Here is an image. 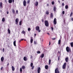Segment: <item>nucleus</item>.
<instances>
[{"label":"nucleus","instance_id":"1","mask_svg":"<svg viewBox=\"0 0 73 73\" xmlns=\"http://www.w3.org/2000/svg\"><path fill=\"white\" fill-rule=\"evenodd\" d=\"M66 51L67 52H71V48H70L69 47L67 46L66 48Z\"/></svg>","mask_w":73,"mask_h":73},{"label":"nucleus","instance_id":"2","mask_svg":"<svg viewBox=\"0 0 73 73\" xmlns=\"http://www.w3.org/2000/svg\"><path fill=\"white\" fill-rule=\"evenodd\" d=\"M44 24L46 27H49V23L47 21H45Z\"/></svg>","mask_w":73,"mask_h":73},{"label":"nucleus","instance_id":"3","mask_svg":"<svg viewBox=\"0 0 73 73\" xmlns=\"http://www.w3.org/2000/svg\"><path fill=\"white\" fill-rule=\"evenodd\" d=\"M66 62L64 63L63 65L62 66V68L63 69H65V68H66Z\"/></svg>","mask_w":73,"mask_h":73},{"label":"nucleus","instance_id":"4","mask_svg":"<svg viewBox=\"0 0 73 73\" xmlns=\"http://www.w3.org/2000/svg\"><path fill=\"white\" fill-rule=\"evenodd\" d=\"M55 73H60V72L58 71V68H56L55 70Z\"/></svg>","mask_w":73,"mask_h":73},{"label":"nucleus","instance_id":"5","mask_svg":"<svg viewBox=\"0 0 73 73\" xmlns=\"http://www.w3.org/2000/svg\"><path fill=\"white\" fill-rule=\"evenodd\" d=\"M57 19L56 18H54V20L53 23L54 25H56L57 24Z\"/></svg>","mask_w":73,"mask_h":73},{"label":"nucleus","instance_id":"6","mask_svg":"<svg viewBox=\"0 0 73 73\" xmlns=\"http://www.w3.org/2000/svg\"><path fill=\"white\" fill-rule=\"evenodd\" d=\"M23 5L25 6V7L26 6V5H27V2L25 1V0H24L23 1Z\"/></svg>","mask_w":73,"mask_h":73},{"label":"nucleus","instance_id":"7","mask_svg":"<svg viewBox=\"0 0 73 73\" xmlns=\"http://www.w3.org/2000/svg\"><path fill=\"white\" fill-rule=\"evenodd\" d=\"M35 29L36 31H38V30H40V27L38 26L36 27H35Z\"/></svg>","mask_w":73,"mask_h":73},{"label":"nucleus","instance_id":"8","mask_svg":"<svg viewBox=\"0 0 73 73\" xmlns=\"http://www.w3.org/2000/svg\"><path fill=\"white\" fill-rule=\"evenodd\" d=\"M19 19L18 18L16 19L15 20V22H16V24H18V22H19Z\"/></svg>","mask_w":73,"mask_h":73},{"label":"nucleus","instance_id":"9","mask_svg":"<svg viewBox=\"0 0 73 73\" xmlns=\"http://www.w3.org/2000/svg\"><path fill=\"white\" fill-rule=\"evenodd\" d=\"M40 70H41V68H40V67H38V73H40Z\"/></svg>","mask_w":73,"mask_h":73},{"label":"nucleus","instance_id":"10","mask_svg":"<svg viewBox=\"0 0 73 73\" xmlns=\"http://www.w3.org/2000/svg\"><path fill=\"white\" fill-rule=\"evenodd\" d=\"M23 60L24 61H27V58L26 56H25L23 58Z\"/></svg>","mask_w":73,"mask_h":73},{"label":"nucleus","instance_id":"11","mask_svg":"<svg viewBox=\"0 0 73 73\" xmlns=\"http://www.w3.org/2000/svg\"><path fill=\"white\" fill-rule=\"evenodd\" d=\"M44 57V54H41V55L40 56V57H41V58H43V57Z\"/></svg>","mask_w":73,"mask_h":73},{"label":"nucleus","instance_id":"12","mask_svg":"<svg viewBox=\"0 0 73 73\" xmlns=\"http://www.w3.org/2000/svg\"><path fill=\"white\" fill-rule=\"evenodd\" d=\"M31 40H30V42L31 43H33V38H32V37H31Z\"/></svg>","mask_w":73,"mask_h":73},{"label":"nucleus","instance_id":"13","mask_svg":"<svg viewBox=\"0 0 73 73\" xmlns=\"http://www.w3.org/2000/svg\"><path fill=\"white\" fill-rule=\"evenodd\" d=\"M4 60V57L3 56L1 58V61H2V62H3Z\"/></svg>","mask_w":73,"mask_h":73},{"label":"nucleus","instance_id":"14","mask_svg":"<svg viewBox=\"0 0 73 73\" xmlns=\"http://www.w3.org/2000/svg\"><path fill=\"white\" fill-rule=\"evenodd\" d=\"M35 6H38V2L36 1L35 3Z\"/></svg>","mask_w":73,"mask_h":73},{"label":"nucleus","instance_id":"15","mask_svg":"<svg viewBox=\"0 0 73 73\" xmlns=\"http://www.w3.org/2000/svg\"><path fill=\"white\" fill-rule=\"evenodd\" d=\"M16 41L15 40L13 42V44L15 46H16Z\"/></svg>","mask_w":73,"mask_h":73},{"label":"nucleus","instance_id":"16","mask_svg":"<svg viewBox=\"0 0 73 73\" xmlns=\"http://www.w3.org/2000/svg\"><path fill=\"white\" fill-rule=\"evenodd\" d=\"M53 13H51L50 15V17H51V18H53Z\"/></svg>","mask_w":73,"mask_h":73},{"label":"nucleus","instance_id":"17","mask_svg":"<svg viewBox=\"0 0 73 73\" xmlns=\"http://www.w3.org/2000/svg\"><path fill=\"white\" fill-rule=\"evenodd\" d=\"M68 57L66 58H65V60L66 62H68Z\"/></svg>","mask_w":73,"mask_h":73},{"label":"nucleus","instance_id":"18","mask_svg":"<svg viewBox=\"0 0 73 73\" xmlns=\"http://www.w3.org/2000/svg\"><path fill=\"white\" fill-rule=\"evenodd\" d=\"M12 12L13 13V14H14V13H15V10L13 9H12Z\"/></svg>","mask_w":73,"mask_h":73},{"label":"nucleus","instance_id":"19","mask_svg":"<svg viewBox=\"0 0 73 73\" xmlns=\"http://www.w3.org/2000/svg\"><path fill=\"white\" fill-rule=\"evenodd\" d=\"M21 33H23V34H24V35L25 34V31L23 30L21 32Z\"/></svg>","mask_w":73,"mask_h":73},{"label":"nucleus","instance_id":"20","mask_svg":"<svg viewBox=\"0 0 73 73\" xmlns=\"http://www.w3.org/2000/svg\"><path fill=\"white\" fill-rule=\"evenodd\" d=\"M11 68H12L13 71H14L15 69V68L13 66H12Z\"/></svg>","mask_w":73,"mask_h":73},{"label":"nucleus","instance_id":"21","mask_svg":"<svg viewBox=\"0 0 73 73\" xmlns=\"http://www.w3.org/2000/svg\"><path fill=\"white\" fill-rule=\"evenodd\" d=\"M45 68L46 69H48V66L46 65L45 66Z\"/></svg>","mask_w":73,"mask_h":73},{"label":"nucleus","instance_id":"22","mask_svg":"<svg viewBox=\"0 0 73 73\" xmlns=\"http://www.w3.org/2000/svg\"><path fill=\"white\" fill-rule=\"evenodd\" d=\"M8 33L9 34H10L11 33V31H10V30L9 29H8Z\"/></svg>","mask_w":73,"mask_h":73},{"label":"nucleus","instance_id":"23","mask_svg":"<svg viewBox=\"0 0 73 73\" xmlns=\"http://www.w3.org/2000/svg\"><path fill=\"white\" fill-rule=\"evenodd\" d=\"M9 3H12V0H9Z\"/></svg>","mask_w":73,"mask_h":73},{"label":"nucleus","instance_id":"24","mask_svg":"<svg viewBox=\"0 0 73 73\" xmlns=\"http://www.w3.org/2000/svg\"><path fill=\"white\" fill-rule=\"evenodd\" d=\"M51 60L50 59H49V65H50V64H51Z\"/></svg>","mask_w":73,"mask_h":73},{"label":"nucleus","instance_id":"25","mask_svg":"<svg viewBox=\"0 0 73 73\" xmlns=\"http://www.w3.org/2000/svg\"><path fill=\"white\" fill-rule=\"evenodd\" d=\"M56 7H54L53 8V10L54 11V12H55V11H56Z\"/></svg>","mask_w":73,"mask_h":73},{"label":"nucleus","instance_id":"26","mask_svg":"<svg viewBox=\"0 0 73 73\" xmlns=\"http://www.w3.org/2000/svg\"><path fill=\"white\" fill-rule=\"evenodd\" d=\"M68 5H66L65 6V9H68Z\"/></svg>","mask_w":73,"mask_h":73},{"label":"nucleus","instance_id":"27","mask_svg":"<svg viewBox=\"0 0 73 73\" xmlns=\"http://www.w3.org/2000/svg\"><path fill=\"white\" fill-rule=\"evenodd\" d=\"M70 45L72 47H73V42L71 43Z\"/></svg>","mask_w":73,"mask_h":73},{"label":"nucleus","instance_id":"28","mask_svg":"<svg viewBox=\"0 0 73 73\" xmlns=\"http://www.w3.org/2000/svg\"><path fill=\"white\" fill-rule=\"evenodd\" d=\"M58 44H59V45H60V44H61V40H58Z\"/></svg>","mask_w":73,"mask_h":73},{"label":"nucleus","instance_id":"29","mask_svg":"<svg viewBox=\"0 0 73 73\" xmlns=\"http://www.w3.org/2000/svg\"><path fill=\"white\" fill-rule=\"evenodd\" d=\"M2 21L4 22L5 21V18H3L2 19Z\"/></svg>","mask_w":73,"mask_h":73},{"label":"nucleus","instance_id":"30","mask_svg":"<svg viewBox=\"0 0 73 73\" xmlns=\"http://www.w3.org/2000/svg\"><path fill=\"white\" fill-rule=\"evenodd\" d=\"M33 65V63H31L30 64V66L31 67H32Z\"/></svg>","mask_w":73,"mask_h":73},{"label":"nucleus","instance_id":"31","mask_svg":"<svg viewBox=\"0 0 73 73\" xmlns=\"http://www.w3.org/2000/svg\"><path fill=\"white\" fill-rule=\"evenodd\" d=\"M22 68L23 69H25V66H22Z\"/></svg>","mask_w":73,"mask_h":73},{"label":"nucleus","instance_id":"32","mask_svg":"<svg viewBox=\"0 0 73 73\" xmlns=\"http://www.w3.org/2000/svg\"><path fill=\"white\" fill-rule=\"evenodd\" d=\"M49 11H46V15H48L49 14Z\"/></svg>","mask_w":73,"mask_h":73},{"label":"nucleus","instance_id":"33","mask_svg":"<svg viewBox=\"0 0 73 73\" xmlns=\"http://www.w3.org/2000/svg\"><path fill=\"white\" fill-rule=\"evenodd\" d=\"M35 68V66H32V68H31V69L32 70H33V69H34V68Z\"/></svg>","mask_w":73,"mask_h":73},{"label":"nucleus","instance_id":"34","mask_svg":"<svg viewBox=\"0 0 73 73\" xmlns=\"http://www.w3.org/2000/svg\"><path fill=\"white\" fill-rule=\"evenodd\" d=\"M21 23H22V21H20L19 22V25H21Z\"/></svg>","mask_w":73,"mask_h":73},{"label":"nucleus","instance_id":"35","mask_svg":"<svg viewBox=\"0 0 73 73\" xmlns=\"http://www.w3.org/2000/svg\"><path fill=\"white\" fill-rule=\"evenodd\" d=\"M2 5H3V3H1V2L0 3V6L1 7H2Z\"/></svg>","mask_w":73,"mask_h":73},{"label":"nucleus","instance_id":"36","mask_svg":"<svg viewBox=\"0 0 73 73\" xmlns=\"http://www.w3.org/2000/svg\"><path fill=\"white\" fill-rule=\"evenodd\" d=\"M31 30V28H29L28 29V31H30Z\"/></svg>","mask_w":73,"mask_h":73},{"label":"nucleus","instance_id":"37","mask_svg":"<svg viewBox=\"0 0 73 73\" xmlns=\"http://www.w3.org/2000/svg\"><path fill=\"white\" fill-rule=\"evenodd\" d=\"M72 15H73V12H71L70 14V17H72Z\"/></svg>","mask_w":73,"mask_h":73},{"label":"nucleus","instance_id":"38","mask_svg":"<svg viewBox=\"0 0 73 73\" xmlns=\"http://www.w3.org/2000/svg\"><path fill=\"white\" fill-rule=\"evenodd\" d=\"M37 53H38V54H40V51H37Z\"/></svg>","mask_w":73,"mask_h":73},{"label":"nucleus","instance_id":"39","mask_svg":"<svg viewBox=\"0 0 73 73\" xmlns=\"http://www.w3.org/2000/svg\"><path fill=\"white\" fill-rule=\"evenodd\" d=\"M52 5H54V1L52 2Z\"/></svg>","mask_w":73,"mask_h":73},{"label":"nucleus","instance_id":"40","mask_svg":"<svg viewBox=\"0 0 73 73\" xmlns=\"http://www.w3.org/2000/svg\"><path fill=\"white\" fill-rule=\"evenodd\" d=\"M23 70H22V68H21L20 69V72H22Z\"/></svg>","mask_w":73,"mask_h":73},{"label":"nucleus","instance_id":"41","mask_svg":"<svg viewBox=\"0 0 73 73\" xmlns=\"http://www.w3.org/2000/svg\"><path fill=\"white\" fill-rule=\"evenodd\" d=\"M30 2V1H29V0H28L27 1V4H29V3Z\"/></svg>","mask_w":73,"mask_h":73},{"label":"nucleus","instance_id":"42","mask_svg":"<svg viewBox=\"0 0 73 73\" xmlns=\"http://www.w3.org/2000/svg\"><path fill=\"white\" fill-rule=\"evenodd\" d=\"M2 50H3V52H4V51L5 50H4V48H3L2 49Z\"/></svg>","mask_w":73,"mask_h":73},{"label":"nucleus","instance_id":"43","mask_svg":"<svg viewBox=\"0 0 73 73\" xmlns=\"http://www.w3.org/2000/svg\"><path fill=\"white\" fill-rule=\"evenodd\" d=\"M64 3H63L62 4V6H64Z\"/></svg>","mask_w":73,"mask_h":73},{"label":"nucleus","instance_id":"44","mask_svg":"<svg viewBox=\"0 0 73 73\" xmlns=\"http://www.w3.org/2000/svg\"><path fill=\"white\" fill-rule=\"evenodd\" d=\"M60 56H58V60L59 61V60H60Z\"/></svg>","mask_w":73,"mask_h":73},{"label":"nucleus","instance_id":"45","mask_svg":"<svg viewBox=\"0 0 73 73\" xmlns=\"http://www.w3.org/2000/svg\"><path fill=\"white\" fill-rule=\"evenodd\" d=\"M51 28L52 31H53V27H51Z\"/></svg>","mask_w":73,"mask_h":73},{"label":"nucleus","instance_id":"46","mask_svg":"<svg viewBox=\"0 0 73 73\" xmlns=\"http://www.w3.org/2000/svg\"><path fill=\"white\" fill-rule=\"evenodd\" d=\"M62 13H63V14H65V11H63Z\"/></svg>","mask_w":73,"mask_h":73},{"label":"nucleus","instance_id":"47","mask_svg":"<svg viewBox=\"0 0 73 73\" xmlns=\"http://www.w3.org/2000/svg\"><path fill=\"white\" fill-rule=\"evenodd\" d=\"M56 38H52V39L54 40H56Z\"/></svg>","mask_w":73,"mask_h":73},{"label":"nucleus","instance_id":"48","mask_svg":"<svg viewBox=\"0 0 73 73\" xmlns=\"http://www.w3.org/2000/svg\"><path fill=\"white\" fill-rule=\"evenodd\" d=\"M3 67H2L1 68V70H3Z\"/></svg>","mask_w":73,"mask_h":73},{"label":"nucleus","instance_id":"49","mask_svg":"<svg viewBox=\"0 0 73 73\" xmlns=\"http://www.w3.org/2000/svg\"><path fill=\"white\" fill-rule=\"evenodd\" d=\"M16 13H17V14H18V10L16 11Z\"/></svg>","mask_w":73,"mask_h":73},{"label":"nucleus","instance_id":"50","mask_svg":"<svg viewBox=\"0 0 73 73\" xmlns=\"http://www.w3.org/2000/svg\"><path fill=\"white\" fill-rule=\"evenodd\" d=\"M7 15L9 14V12H8V11H7Z\"/></svg>","mask_w":73,"mask_h":73},{"label":"nucleus","instance_id":"51","mask_svg":"<svg viewBox=\"0 0 73 73\" xmlns=\"http://www.w3.org/2000/svg\"><path fill=\"white\" fill-rule=\"evenodd\" d=\"M71 20L72 21H73V18L72 17L71 18Z\"/></svg>","mask_w":73,"mask_h":73},{"label":"nucleus","instance_id":"52","mask_svg":"<svg viewBox=\"0 0 73 73\" xmlns=\"http://www.w3.org/2000/svg\"><path fill=\"white\" fill-rule=\"evenodd\" d=\"M42 23L44 22V19H42Z\"/></svg>","mask_w":73,"mask_h":73},{"label":"nucleus","instance_id":"53","mask_svg":"<svg viewBox=\"0 0 73 73\" xmlns=\"http://www.w3.org/2000/svg\"><path fill=\"white\" fill-rule=\"evenodd\" d=\"M38 31L39 32H40L41 31H40V30H39Z\"/></svg>","mask_w":73,"mask_h":73},{"label":"nucleus","instance_id":"54","mask_svg":"<svg viewBox=\"0 0 73 73\" xmlns=\"http://www.w3.org/2000/svg\"><path fill=\"white\" fill-rule=\"evenodd\" d=\"M23 40H24V39H21V41H23Z\"/></svg>","mask_w":73,"mask_h":73},{"label":"nucleus","instance_id":"55","mask_svg":"<svg viewBox=\"0 0 73 73\" xmlns=\"http://www.w3.org/2000/svg\"><path fill=\"white\" fill-rule=\"evenodd\" d=\"M9 63H8L7 65V66H9Z\"/></svg>","mask_w":73,"mask_h":73},{"label":"nucleus","instance_id":"56","mask_svg":"<svg viewBox=\"0 0 73 73\" xmlns=\"http://www.w3.org/2000/svg\"><path fill=\"white\" fill-rule=\"evenodd\" d=\"M34 35H35V37L36 36V34H35Z\"/></svg>","mask_w":73,"mask_h":73},{"label":"nucleus","instance_id":"57","mask_svg":"<svg viewBox=\"0 0 73 73\" xmlns=\"http://www.w3.org/2000/svg\"><path fill=\"white\" fill-rule=\"evenodd\" d=\"M50 45V42H49V45Z\"/></svg>","mask_w":73,"mask_h":73},{"label":"nucleus","instance_id":"58","mask_svg":"<svg viewBox=\"0 0 73 73\" xmlns=\"http://www.w3.org/2000/svg\"><path fill=\"white\" fill-rule=\"evenodd\" d=\"M58 2L59 3V4L60 3V1H58Z\"/></svg>","mask_w":73,"mask_h":73},{"label":"nucleus","instance_id":"59","mask_svg":"<svg viewBox=\"0 0 73 73\" xmlns=\"http://www.w3.org/2000/svg\"><path fill=\"white\" fill-rule=\"evenodd\" d=\"M47 34H48V35H49V33H47Z\"/></svg>","mask_w":73,"mask_h":73},{"label":"nucleus","instance_id":"60","mask_svg":"<svg viewBox=\"0 0 73 73\" xmlns=\"http://www.w3.org/2000/svg\"><path fill=\"white\" fill-rule=\"evenodd\" d=\"M14 0H13V3H14Z\"/></svg>","mask_w":73,"mask_h":73},{"label":"nucleus","instance_id":"61","mask_svg":"<svg viewBox=\"0 0 73 73\" xmlns=\"http://www.w3.org/2000/svg\"><path fill=\"white\" fill-rule=\"evenodd\" d=\"M19 42H21V40H20L19 41Z\"/></svg>","mask_w":73,"mask_h":73},{"label":"nucleus","instance_id":"62","mask_svg":"<svg viewBox=\"0 0 73 73\" xmlns=\"http://www.w3.org/2000/svg\"><path fill=\"white\" fill-rule=\"evenodd\" d=\"M58 53H60V51H58Z\"/></svg>","mask_w":73,"mask_h":73},{"label":"nucleus","instance_id":"63","mask_svg":"<svg viewBox=\"0 0 73 73\" xmlns=\"http://www.w3.org/2000/svg\"><path fill=\"white\" fill-rule=\"evenodd\" d=\"M62 0V1H64V0Z\"/></svg>","mask_w":73,"mask_h":73},{"label":"nucleus","instance_id":"64","mask_svg":"<svg viewBox=\"0 0 73 73\" xmlns=\"http://www.w3.org/2000/svg\"><path fill=\"white\" fill-rule=\"evenodd\" d=\"M72 62H73V59H72Z\"/></svg>","mask_w":73,"mask_h":73}]
</instances>
